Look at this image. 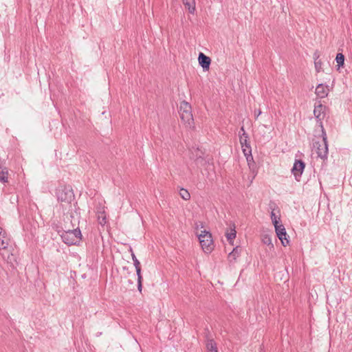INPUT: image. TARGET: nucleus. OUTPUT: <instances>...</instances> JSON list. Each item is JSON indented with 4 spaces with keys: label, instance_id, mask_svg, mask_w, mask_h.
<instances>
[{
    "label": "nucleus",
    "instance_id": "c756f323",
    "mask_svg": "<svg viewBox=\"0 0 352 352\" xmlns=\"http://www.w3.org/2000/svg\"><path fill=\"white\" fill-rule=\"evenodd\" d=\"M261 114V111L259 109L258 110V111H255V116H256V118H257Z\"/></svg>",
    "mask_w": 352,
    "mask_h": 352
},
{
    "label": "nucleus",
    "instance_id": "6ab92c4d",
    "mask_svg": "<svg viewBox=\"0 0 352 352\" xmlns=\"http://www.w3.org/2000/svg\"><path fill=\"white\" fill-rule=\"evenodd\" d=\"M243 154L246 157L248 166L251 167L252 164L254 163L253 160V156L252 155V151H250L249 149H243Z\"/></svg>",
    "mask_w": 352,
    "mask_h": 352
},
{
    "label": "nucleus",
    "instance_id": "39448f33",
    "mask_svg": "<svg viewBox=\"0 0 352 352\" xmlns=\"http://www.w3.org/2000/svg\"><path fill=\"white\" fill-rule=\"evenodd\" d=\"M205 153L199 148H192L190 149V159L193 160L196 165L199 166H204L209 162V160L204 156Z\"/></svg>",
    "mask_w": 352,
    "mask_h": 352
},
{
    "label": "nucleus",
    "instance_id": "6e6552de",
    "mask_svg": "<svg viewBox=\"0 0 352 352\" xmlns=\"http://www.w3.org/2000/svg\"><path fill=\"white\" fill-rule=\"evenodd\" d=\"M275 232L278 236V238L280 240L282 245L283 246H286L289 244V240L287 238V232L284 227V226L280 223L278 226H276L275 227Z\"/></svg>",
    "mask_w": 352,
    "mask_h": 352
},
{
    "label": "nucleus",
    "instance_id": "0eeeda50",
    "mask_svg": "<svg viewBox=\"0 0 352 352\" xmlns=\"http://www.w3.org/2000/svg\"><path fill=\"white\" fill-rule=\"evenodd\" d=\"M305 164L303 161L301 160H295L293 168H292V172L297 181H300V178L305 169Z\"/></svg>",
    "mask_w": 352,
    "mask_h": 352
},
{
    "label": "nucleus",
    "instance_id": "412c9836",
    "mask_svg": "<svg viewBox=\"0 0 352 352\" xmlns=\"http://www.w3.org/2000/svg\"><path fill=\"white\" fill-rule=\"evenodd\" d=\"M274 210V209H273L272 211L271 212L270 217H271L272 223H273L274 226L275 227L276 226H278L280 224V217H277L275 214Z\"/></svg>",
    "mask_w": 352,
    "mask_h": 352
},
{
    "label": "nucleus",
    "instance_id": "4468645a",
    "mask_svg": "<svg viewBox=\"0 0 352 352\" xmlns=\"http://www.w3.org/2000/svg\"><path fill=\"white\" fill-rule=\"evenodd\" d=\"M182 2L186 8V9H188V12L190 14H194L196 10V3L195 0H182Z\"/></svg>",
    "mask_w": 352,
    "mask_h": 352
},
{
    "label": "nucleus",
    "instance_id": "f8f14e48",
    "mask_svg": "<svg viewBox=\"0 0 352 352\" xmlns=\"http://www.w3.org/2000/svg\"><path fill=\"white\" fill-rule=\"evenodd\" d=\"M10 242V238L6 232L0 227V249L6 250Z\"/></svg>",
    "mask_w": 352,
    "mask_h": 352
},
{
    "label": "nucleus",
    "instance_id": "7c9ffc66",
    "mask_svg": "<svg viewBox=\"0 0 352 352\" xmlns=\"http://www.w3.org/2000/svg\"><path fill=\"white\" fill-rule=\"evenodd\" d=\"M240 131L242 132V133H246L245 129H244V126H242L240 129Z\"/></svg>",
    "mask_w": 352,
    "mask_h": 352
},
{
    "label": "nucleus",
    "instance_id": "1a4fd4ad",
    "mask_svg": "<svg viewBox=\"0 0 352 352\" xmlns=\"http://www.w3.org/2000/svg\"><path fill=\"white\" fill-rule=\"evenodd\" d=\"M326 107L322 105V104H319L317 106H315L314 110V115L317 120V122L319 123V125L321 128V131H322L323 124L322 122V120L324 118V109Z\"/></svg>",
    "mask_w": 352,
    "mask_h": 352
},
{
    "label": "nucleus",
    "instance_id": "2f4dec72",
    "mask_svg": "<svg viewBox=\"0 0 352 352\" xmlns=\"http://www.w3.org/2000/svg\"><path fill=\"white\" fill-rule=\"evenodd\" d=\"M101 335H102V332H98V333H96V336H97V337H98V336H101Z\"/></svg>",
    "mask_w": 352,
    "mask_h": 352
},
{
    "label": "nucleus",
    "instance_id": "ddd939ff",
    "mask_svg": "<svg viewBox=\"0 0 352 352\" xmlns=\"http://www.w3.org/2000/svg\"><path fill=\"white\" fill-rule=\"evenodd\" d=\"M248 140L249 137L247 133H241L239 135V142L243 151V149H249L250 151H252L250 143Z\"/></svg>",
    "mask_w": 352,
    "mask_h": 352
},
{
    "label": "nucleus",
    "instance_id": "423d86ee",
    "mask_svg": "<svg viewBox=\"0 0 352 352\" xmlns=\"http://www.w3.org/2000/svg\"><path fill=\"white\" fill-rule=\"evenodd\" d=\"M57 199L60 202L70 204L74 198L72 189L65 186L59 188L56 191Z\"/></svg>",
    "mask_w": 352,
    "mask_h": 352
},
{
    "label": "nucleus",
    "instance_id": "b1692460",
    "mask_svg": "<svg viewBox=\"0 0 352 352\" xmlns=\"http://www.w3.org/2000/svg\"><path fill=\"white\" fill-rule=\"evenodd\" d=\"M179 195L181 196V197L187 201V200H189L190 198V193L188 192V191L184 188H181L180 190H179Z\"/></svg>",
    "mask_w": 352,
    "mask_h": 352
},
{
    "label": "nucleus",
    "instance_id": "aec40b11",
    "mask_svg": "<svg viewBox=\"0 0 352 352\" xmlns=\"http://www.w3.org/2000/svg\"><path fill=\"white\" fill-rule=\"evenodd\" d=\"M336 61L338 68L342 67L344 63V56L342 53H338L336 57Z\"/></svg>",
    "mask_w": 352,
    "mask_h": 352
},
{
    "label": "nucleus",
    "instance_id": "c85d7f7f",
    "mask_svg": "<svg viewBox=\"0 0 352 352\" xmlns=\"http://www.w3.org/2000/svg\"><path fill=\"white\" fill-rule=\"evenodd\" d=\"M314 60H319V57H320V55H319V53L318 51H316L314 53Z\"/></svg>",
    "mask_w": 352,
    "mask_h": 352
},
{
    "label": "nucleus",
    "instance_id": "dca6fc26",
    "mask_svg": "<svg viewBox=\"0 0 352 352\" xmlns=\"http://www.w3.org/2000/svg\"><path fill=\"white\" fill-rule=\"evenodd\" d=\"M208 352H218L217 344L212 339H208L206 343Z\"/></svg>",
    "mask_w": 352,
    "mask_h": 352
},
{
    "label": "nucleus",
    "instance_id": "9d476101",
    "mask_svg": "<svg viewBox=\"0 0 352 352\" xmlns=\"http://www.w3.org/2000/svg\"><path fill=\"white\" fill-rule=\"evenodd\" d=\"M198 62L204 71H208L209 69L211 63V59L209 56H206L203 52H199Z\"/></svg>",
    "mask_w": 352,
    "mask_h": 352
},
{
    "label": "nucleus",
    "instance_id": "bb28decb",
    "mask_svg": "<svg viewBox=\"0 0 352 352\" xmlns=\"http://www.w3.org/2000/svg\"><path fill=\"white\" fill-rule=\"evenodd\" d=\"M135 271H136V274H137V276H138V281L142 280V274H141V267H140V266H137V267H135Z\"/></svg>",
    "mask_w": 352,
    "mask_h": 352
},
{
    "label": "nucleus",
    "instance_id": "20e7f679",
    "mask_svg": "<svg viewBox=\"0 0 352 352\" xmlns=\"http://www.w3.org/2000/svg\"><path fill=\"white\" fill-rule=\"evenodd\" d=\"M198 237L203 250L206 253L211 252L214 248L212 234L204 230L201 232Z\"/></svg>",
    "mask_w": 352,
    "mask_h": 352
},
{
    "label": "nucleus",
    "instance_id": "f03ea898",
    "mask_svg": "<svg viewBox=\"0 0 352 352\" xmlns=\"http://www.w3.org/2000/svg\"><path fill=\"white\" fill-rule=\"evenodd\" d=\"M321 132L322 142H315L314 146L316 149L318 157L324 160L327 159L328 156L327 136L324 129H322Z\"/></svg>",
    "mask_w": 352,
    "mask_h": 352
},
{
    "label": "nucleus",
    "instance_id": "f3484780",
    "mask_svg": "<svg viewBox=\"0 0 352 352\" xmlns=\"http://www.w3.org/2000/svg\"><path fill=\"white\" fill-rule=\"evenodd\" d=\"M241 253V250L239 248V247L234 248L232 251L229 254L228 258L230 259V261L232 262V261H235L238 256H239Z\"/></svg>",
    "mask_w": 352,
    "mask_h": 352
},
{
    "label": "nucleus",
    "instance_id": "9b49d317",
    "mask_svg": "<svg viewBox=\"0 0 352 352\" xmlns=\"http://www.w3.org/2000/svg\"><path fill=\"white\" fill-rule=\"evenodd\" d=\"M329 86L322 83L318 84L316 88V94L320 98H324L329 94Z\"/></svg>",
    "mask_w": 352,
    "mask_h": 352
},
{
    "label": "nucleus",
    "instance_id": "7ed1b4c3",
    "mask_svg": "<svg viewBox=\"0 0 352 352\" xmlns=\"http://www.w3.org/2000/svg\"><path fill=\"white\" fill-rule=\"evenodd\" d=\"M179 113L182 121H183L185 124H187L190 126L193 124L192 107L188 102L182 101L180 103Z\"/></svg>",
    "mask_w": 352,
    "mask_h": 352
},
{
    "label": "nucleus",
    "instance_id": "2eb2a0df",
    "mask_svg": "<svg viewBox=\"0 0 352 352\" xmlns=\"http://www.w3.org/2000/svg\"><path fill=\"white\" fill-rule=\"evenodd\" d=\"M8 168L5 166H0V182H8Z\"/></svg>",
    "mask_w": 352,
    "mask_h": 352
},
{
    "label": "nucleus",
    "instance_id": "f257e3e1",
    "mask_svg": "<svg viewBox=\"0 0 352 352\" xmlns=\"http://www.w3.org/2000/svg\"><path fill=\"white\" fill-rule=\"evenodd\" d=\"M63 241L67 245H75L79 244L81 241V232L79 228L68 230H57Z\"/></svg>",
    "mask_w": 352,
    "mask_h": 352
},
{
    "label": "nucleus",
    "instance_id": "4be33fe9",
    "mask_svg": "<svg viewBox=\"0 0 352 352\" xmlns=\"http://www.w3.org/2000/svg\"><path fill=\"white\" fill-rule=\"evenodd\" d=\"M98 221L100 225H104L106 223V215L104 211L98 212Z\"/></svg>",
    "mask_w": 352,
    "mask_h": 352
},
{
    "label": "nucleus",
    "instance_id": "cd10ccee",
    "mask_svg": "<svg viewBox=\"0 0 352 352\" xmlns=\"http://www.w3.org/2000/svg\"><path fill=\"white\" fill-rule=\"evenodd\" d=\"M142 280L138 281V289L140 292H142Z\"/></svg>",
    "mask_w": 352,
    "mask_h": 352
},
{
    "label": "nucleus",
    "instance_id": "a211bd4d",
    "mask_svg": "<svg viewBox=\"0 0 352 352\" xmlns=\"http://www.w3.org/2000/svg\"><path fill=\"white\" fill-rule=\"evenodd\" d=\"M232 228H231V232L230 233L226 234V238L230 244L233 245V240L236 238V232L235 230V225H232Z\"/></svg>",
    "mask_w": 352,
    "mask_h": 352
},
{
    "label": "nucleus",
    "instance_id": "393cba45",
    "mask_svg": "<svg viewBox=\"0 0 352 352\" xmlns=\"http://www.w3.org/2000/svg\"><path fill=\"white\" fill-rule=\"evenodd\" d=\"M322 61L320 59L314 60L315 69L317 73H319L322 71Z\"/></svg>",
    "mask_w": 352,
    "mask_h": 352
},
{
    "label": "nucleus",
    "instance_id": "a878e982",
    "mask_svg": "<svg viewBox=\"0 0 352 352\" xmlns=\"http://www.w3.org/2000/svg\"><path fill=\"white\" fill-rule=\"evenodd\" d=\"M130 251L131 252V257H132V260L133 261V265H134L135 267H137V266H140V263L136 258V256H135V254L133 253L131 248L130 249Z\"/></svg>",
    "mask_w": 352,
    "mask_h": 352
},
{
    "label": "nucleus",
    "instance_id": "5701e85b",
    "mask_svg": "<svg viewBox=\"0 0 352 352\" xmlns=\"http://www.w3.org/2000/svg\"><path fill=\"white\" fill-rule=\"evenodd\" d=\"M262 242L264 244L270 246V248H274V245H273V243L272 242L271 237L269 235H267V234H265V235L263 236Z\"/></svg>",
    "mask_w": 352,
    "mask_h": 352
}]
</instances>
